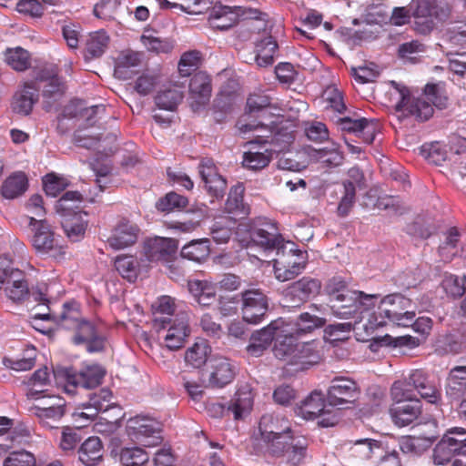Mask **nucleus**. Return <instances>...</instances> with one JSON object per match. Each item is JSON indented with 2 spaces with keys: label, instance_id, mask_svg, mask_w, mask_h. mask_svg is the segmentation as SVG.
<instances>
[{
  "label": "nucleus",
  "instance_id": "0eeeda50",
  "mask_svg": "<svg viewBox=\"0 0 466 466\" xmlns=\"http://www.w3.org/2000/svg\"><path fill=\"white\" fill-rule=\"evenodd\" d=\"M154 328L158 336L163 339L165 346L170 350H177L182 348L186 339L189 336L190 329L186 314L169 317H159L154 320Z\"/></svg>",
  "mask_w": 466,
  "mask_h": 466
},
{
  "label": "nucleus",
  "instance_id": "603ef678",
  "mask_svg": "<svg viewBox=\"0 0 466 466\" xmlns=\"http://www.w3.org/2000/svg\"><path fill=\"white\" fill-rule=\"evenodd\" d=\"M83 196L78 191H66L56 201V210L63 217H69L71 214L76 215L78 204L83 201Z\"/></svg>",
  "mask_w": 466,
  "mask_h": 466
},
{
  "label": "nucleus",
  "instance_id": "a211bd4d",
  "mask_svg": "<svg viewBox=\"0 0 466 466\" xmlns=\"http://www.w3.org/2000/svg\"><path fill=\"white\" fill-rule=\"evenodd\" d=\"M248 145L249 149L244 152L242 157L243 167L252 171H259L267 167L272 159V153L268 148L261 147L257 136L248 141Z\"/></svg>",
  "mask_w": 466,
  "mask_h": 466
},
{
  "label": "nucleus",
  "instance_id": "774afa93",
  "mask_svg": "<svg viewBox=\"0 0 466 466\" xmlns=\"http://www.w3.org/2000/svg\"><path fill=\"white\" fill-rule=\"evenodd\" d=\"M425 51V46L419 40H411L399 46L398 56L405 62L417 63L420 54Z\"/></svg>",
  "mask_w": 466,
  "mask_h": 466
},
{
  "label": "nucleus",
  "instance_id": "58836bf2",
  "mask_svg": "<svg viewBox=\"0 0 466 466\" xmlns=\"http://www.w3.org/2000/svg\"><path fill=\"white\" fill-rule=\"evenodd\" d=\"M445 391L451 400H459L466 393V366H456L450 370Z\"/></svg>",
  "mask_w": 466,
  "mask_h": 466
},
{
  "label": "nucleus",
  "instance_id": "6ab92c4d",
  "mask_svg": "<svg viewBox=\"0 0 466 466\" xmlns=\"http://www.w3.org/2000/svg\"><path fill=\"white\" fill-rule=\"evenodd\" d=\"M410 6L413 17L427 19L422 27L418 28L422 34H426L432 29V17L441 18V15L445 13L437 0H411Z\"/></svg>",
  "mask_w": 466,
  "mask_h": 466
},
{
  "label": "nucleus",
  "instance_id": "6e6d98bb",
  "mask_svg": "<svg viewBox=\"0 0 466 466\" xmlns=\"http://www.w3.org/2000/svg\"><path fill=\"white\" fill-rule=\"evenodd\" d=\"M315 158L325 167H335L342 164L344 156L337 144L315 151Z\"/></svg>",
  "mask_w": 466,
  "mask_h": 466
},
{
  "label": "nucleus",
  "instance_id": "7c9ffc66",
  "mask_svg": "<svg viewBox=\"0 0 466 466\" xmlns=\"http://www.w3.org/2000/svg\"><path fill=\"white\" fill-rule=\"evenodd\" d=\"M187 288L194 300L201 307H209L216 300V284L212 281L191 279L187 281Z\"/></svg>",
  "mask_w": 466,
  "mask_h": 466
},
{
  "label": "nucleus",
  "instance_id": "1a4fd4ad",
  "mask_svg": "<svg viewBox=\"0 0 466 466\" xmlns=\"http://www.w3.org/2000/svg\"><path fill=\"white\" fill-rule=\"evenodd\" d=\"M128 437L146 447H155L161 443L158 423L147 416H135L127 420L126 426Z\"/></svg>",
  "mask_w": 466,
  "mask_h": 466
},
{
  "label": "nucleus",
  "instance_id": "79ce46f5",
  "mask_svg": "<svg viewBox=\"0 0 466 466\" xmlns=\"http://www.w3.org/2000/svg\"><path fill=\"white\" fill-rule=\"evenodd\" d=\"M180 254L184 258L202 263L210 255V241L208 238L192 240L182 248Z\"/></svg>",
  "mask_w": 466,
  "mask_h": 466
},
{
  "label": "nucleus",
  "instance_id": "09e8293b",
  "mask_svg": "<svg viewBox=\"0 0 466 466\" xmlns=\"http://www.w3.org/2000/svg\"><path fill=\"white\" fill-rule=\"evenodd\" d=\"M287 332L284 321L279 319L271 321L267 327L256 331L252 334L254 340L259 341L266 347L271 344L273 340L277 341V337H280L281 333Z\"/></svg>",
  "mask_w": 466,
  "mask_h": 466
},
{
  "label": "nucleus",
  "instance_id": "680f3d73",
  "mask_svg": "<svg viewBox=\"0 0 466 466\" xmlns=\"http://www.w3.org/2000/svg\"><path fill=\"white\" fill-rule=\"evenodd\" d=\"M138 267V261L133 256L122 255L116 257L115 260L116 269L123 278L129 281H133L137 279Z\"/></svg>",
  "mask_w": 466,
  "mask_h": 466
},
{
  "label": "nucleus",
  "instance_id": "bb28decb",
  "mask_svg": "<svg viewBox=\"0 0 466 466\" xmlns=\"http://www.w3.org/2000/svg\"><path fill=\"white\" fill-rule=\"evenodd\" d=\"M78 461L84 466H98L104 460L103 442L97 436L85 440L77 450Z\"/></svg>",
  "mask_w": 466,
  "mask_h": 466
},
{
  "label": "nucleus",
  "instance_id": "aec40b11",
  "mask_svg": "<svg viewBox=\"0 0 466 466\" xmlns=\"http://www.w3.org/2000/svg\"><path fill=\"white\" fill-rule=\"evenodd\" d=\"M422 406L419 399L393 403L390 409L392 421L399 427H405L415 421L421 414Z\"/></svg>",
  "mask_w": 466,
  "mask_h": 466
},
{
  "label": "nucleus",
  "instance_id": "a878e982",
  "mask_svg": "<svg viewBox=\"0 0 466 466\" xmlns=\"http://www.w3.org/2000/svg\"><path fill=\"white\" fill-rule=\"evenodd\" d=\"M176 249L175 241L167 238H148L144 244V252L149 261H167Z\"/></svg>",
  "mask_w": 466,
  "mask_h": 466
},
{
  "label": "nucleus",
  "instance_id": "393cba45",
  "mask_svg": "<svg viewBox=\"0 0 466 466\" xmlns=\"http://www.w3.org/2000/svg\"><path fill=\"white\" fill-rule=\"evenodd\" d=\"M261 441H268L276 435L291 433L293 431L289 421L283 416L264 414L258 423Z\"/></svg>",
  "mask_w": 466,
  "mask_h": 466
},
{
  "label": "nucleus",
  "instance_id": "37998d69",
  "mask_svg": "<svg viewBox=\"0 0 466 466\" xmlns=\"http://www.w3.org/2000/svg\"><path fill=\"white\" fill-rule=\"evenodd\" d=\"M211 348L206 339H198L185 353V361L194 369L201 368L208 360Z\"/></svg>",
  "mask_w": 466,
  "mask_h": 466
},
{
  "label": "nucleus",
  "instance_id": "9b49d317",
  "mask_svg": "<svg viewBox=\"0 0 466 466\" xmlns=\"http://www.w3.org/2000/svg\"><path fill=\"white\" fill-rule=\"evenodd\" d=\"M326 399L321 391L313 390L298 407V415L305 420H312L320 418L319 425L331 427L338 422L337 416L326 409Z\"/></svg>",
  "mask_w": 466,
  "mask_h": 466
},
{
  "label": "nucleus",
  "instance_id": "338daca9",
  "mask_svg": "<svg viewBox=\"0 0 466 466\" xmlns=\"http://www.w3.org/2000/svg\"><path fill=\"white\" fill-rule=\"evenodd\" d=\"M390 396L394 403L400 401H410L415 400L414 389L410 383V376L403 380H396L390 388Z\"/></svg>",
  "mask_w": 466,
  "mask_h": 466
},
{
  "label": "nucleus",
  "instance_id": "4c0bfd02",
  "mask_svg": "<svg viewBox=\"0 0 466 466\" xmlns=\"http://www.w3.org/2000/svg\"><path fill=\"white\" fill-rule=\"evenodd\" d=\"M252 240L265 249H277L284 242L274 223H267L252 232Z\"/></svg>",
  "mask_w": 466,
  "mask_h": 466
},
{
  "label": "nucleus",
  "instance_id": "8fccbe9b",
  "mask_svg": "<svg viewBox=\"0 0 466 466\" xmlns=\"http://www.w3.org/2000/svg\"><path fill=\"white\" fill-rule=\"evenodd\" d=\"M5 61L15 71H25L31 66L30 54L19 46L7 48L5 52Z\"/></svg>",
  "mask_w": 466,
  "mask_h": 466
},
{
  "label": "nucleus",
  "instance_id": "f257e3e1",
  "mask_svg": "<svg viewBox=\"0 0 466 466\" xmlns=\"http://www.w3.org/2000/svg\"><path fill=\"white\" fill-rule=\"evenodd\" d=\"M399 94L395 111L402 116H414L420 121L429 120L434 113V107L442 110L449 105V96L443 82L428 83L423 89V97H412L410 90L394 83Z\"/></svg>",
  "mask_w": 466,
  "mask_h": 466
},
{
  "label": "nucleus",
  "instance_id": "f8f14e48",
  "mask_svg": "<svg viewBox=\"0 0 466 466\" xmlns=\"http://www.w3.org/2000/svg\"><path fill=\"white\" fill-rule=\"evenodd\" d=\"M241 313L243 320L250 324H258L268 311V298L260 289H249L242 291Z\"/></svg>",
  "mask_w": 466,
  "mask_h": 466
},
{
  "label": "nucleus",
  "instance_id": "4d7b16f0",
  "mask_svg": "<svg viewBox=\"0 0 466 466\" xmlns=\"http://www.w3.org/2000/svg\"><path fill=\"white\" fill-rule=\"evenodd\" d=\"M245 187L238 183L230 188L228 193L225 209L228 213L247 215V209L243 202Z\"/></svg>",
  "mask_w": 466,
  "mask_h": 466
},
{
  "label": "nucleus",
  "instance_id": "c85d7f7f",
  "mask_svg": "<svg viewBox=\"0 0 466 466\" xmlns=\"http://www.w3.org/2000/svg\"><path fill=\"white\" fill-rule=\"evenodd\" d=\"M235 378V369L226 358H216L211 362L208 384L212 388H223Z\"/></svg>",
  "mask_w": 466,
  "mask_h": 466
},
{
  "label": "nucleus",
  "instance_id": "e2e57ef3",
  "mask_svg": "<svg viewBox=\"0 0 466 466\" xmlns=\"http://www.w3.org/2000/svg\"><path fill=\"white\" fill-rule=\"evenodd\" d=\"M247 107L249 114L258 113L260 118L271 115V103L269 96L264 94H252L248 97Z\"/></svg>",
  "mask_w": 466,
  "mask_h": 466
},
{
  "label": "nucleus",
  "instance_id": "473e14b6",
  "mask_svg": "<svg viewBox=\"0 0 466 466\" xmlns=\"http://www.w3.org/2000/svg\"><path fill=\"white\" fill-rule=\"evenodd\" d=\"M299 344V341L294 334L281 333L280 337H277V341L274 343V356L282 360L285 365L292 367Z\"/></svg>",
  "mask_w": 466,
  "mask_h": 466
},
{
  "label": "nucleus",
  "instance_id": "5701e85b",
  "mask_svg": "<svg viewBox=\"0 0 466 466\" xmlns=\"http://www.w3.org/2000/svg\"><path fill=\"white\" fill-rule=\"evenodd\" d=\"M73 330H75L72 339L74 344H86L89 352H98L104 349V339L97 335L96 327L90 321L83 319Z\"/></svg>",
  "mask_w": 466,
  "mask_h": 466
},
{
  "label": "nucleus",
  "instance_id": "c03bdc74",
  "mask_svg": "<svg viewBox=\"0 0 466 466\" xmlns=\"http://www.w3.org/2000/svg\"><path fill=\"white\" fill-rule=\"evenodd\" d=\"M10 283L5 288V295L14 302H22L29 296L28 283L24 273L18 269L15 271Z\"/></svg>",
  "mask_w": 466,
  "mask_h": 466
},
{
  "label": "nucleus",
  "instance_id": "49530a36",
  "mask_svg": "<svg viewBox=\"0 0 466 466\" xmlns=\"http://www.w3.org/2000/svg\"><path fill=\"white\" fill-rule=\"evenodd\" d=\"M140 64V55L136 52L122 54L115 66V75L122 79H129L137 71L135 69Z\"/></svg>",
  "mask_w": 466,
  "mask_h": 466
},
{
  "label": "nucleus",
  "instance_id": "2f4dec72",
  "mask_svg": "<svg viewBox=\"0 0 466 466\" xmlns=\"http://www.w3.org/2000/svg\"><path fill=\"white\" fill-rule=\"evenodd\" d=\"M293 360V370L300 371L317 365L321 360L319 351L317 350L314 341L299 342Z\"/></svg>",
  "mask_w": 466,
  "mask_h": 466
},
{
  "label": "nucleus",
  "instance_id": "f704fd0d",
  "mask_svg": "<svg viewBox=\"0 0 466 466\" xmlns=\"http://www.w3.org/2000/svg\"><path fill=\"white\" fill-rule=\"evenodd\" d=\"M465 442L466 440H457L449 436L441 439L433 450L434 463L438 465L450 463L455 456H458V451Z\"/></svg>",
  "mask_w": 466,
  "mask_h": 466
},
{
  "label": "nucleus",
  "instance_id": "f03ea898",
  "mask_svg": "<svg viewBox=\"0 0 466 466\" xmlns=\"http://www.w3.org/2000/svg\"><path fill=\"white\" fill-rule=\"evenodd\" d=\"M410 307V301L404 296L399 293L387 295L380 299L377 310L362 327L367 329L370 325L371 329H375L388 323L398 327H410L415 318V312L409 310Z\"/></svg>",
  "mask_w": 466,
  "mask_h": 466
},
{
  "label": "nucleus",
  "instance_id": "ddd939ff",
  "mask_svg": "<svg viewBox=\"0 0 466 466\" xmlns=\"http://www.w3.org/2000/svg\"><path fill=\"white\" fill-rule=\"evenodd\" d=\"M321 289V282L315 278L303 277L292 282L284 291L287 307L299 308L311 298L317 296Z\"/></svg>",
  "mask_w": 466,
  "mask_h": 466
},
{
  "label": "nucleus",
  "instance_id": "b1692460",
  "mask_svg": "<svg viewBox=\"0 0 466 466\" xmlns=\"http://www.w3.org/2000/svg\"><path fill=\"white\" fill-rule=\"evenodd\" d=\"M239 10V7L216 5L208 15V25L214 29L228 30L238 24L240 15Z\"/></svg>",
  "mask_w": 466,
  "mask_h": 466
},
{
  "label": "nucleus",
  "instance_id": "39448f33",
  "mask_svg": "<svg viewBox=\"0 0 466 466\" xmlns=\"http://www.w3.org/2000/svg\"><path fill=\"white\" fill-rule=\"evenodd\" d=\"M254 397L253 389L246 383L238 387L228 406L216 401H208L206 404V410L212 418L219 419L232 413L234 420H239L250 413Z\"/></svg>",
  "mask_w": 466,
  "mask_h": 466
},
{
  "label": "nucleus",
  "instance_id": "20e7f679",
  "mask_svg": "<svg viewBox=\"0 0 466 466\" xmlns=\"http://www.w3.org/2000/svg\"><path fill=\"white\" fill-rule=\"evenodd\" d=\"M275 277L279 281H288L299 275L308 264V253L298 248L292 241H284L273 259Z\"/></svg>",
  "mask_w": 466,
  "mask_h": 466
},
{
  "label": "nucleus",
  "instance_id": "4be33fe9",
  "mask_svg": "<svg viewBox=\"0 0 466 466\" xmlns=\"http://www.w3.org/2000/svg\"><path fill=\"white\" fill-rule=\"evenodd\" d=\"M39 99V86L36 83L25 82L22 88L15 92L13 96L12 109L15 113L22 116L29 115L34 105Z\"/></svg>",
  "mask_w": 466,
  "mask_h": 466
},
{
  "label": "nucleus",
  "instance_id": "ea45409f",
  "mask_svg": "<svg viewBox=\"0 0 466 466\" xmlns=\"http://www.w3.org/2000/svg\"><path fill=\"white\" fill-rule=\"evenodd\" d=\"M436 437L431 436H402L399 439V447L403 454L418 456L427 451L435 441Z\"/></svg>",
  "mask_w": 466,
  "mask_h": 466
},
{
  "label": "nucleus",
  "instance_id": "13d9d810",
  "mask_svg": "<svg viewBox=\"0 0 466 466\" xmlns=\"http://www.w3.org/2000/svg\"><path fill=\"white\" fill-rule=\"evenodd\" d=\"M83 320L76 302L65 303L58 317V324L66 329H74Z\"/></svg>",
  "mask_w": 466,
  "mask_h": 466
},
{
  "label": "nucleus",
  "instance_id": "5fc2aeb1",
  "mask_svg": "<svg viewBox=\"0 0 466 466\" xmlns=\"http://www.w3.org/2000/svg\"><path fill=\"white\" fill-rule=\"evenodd\" d=\"M183 92L178 88H168L160 91L155 97V103L160 109L173 111L183 100Z\"/></svg>",
  "mask_w": 466,
  "mask_h": 466
},
{
  "label": "nucleus",
  "instance_id": "2eb2a0df",
  "mask_svg": "<svg viewBox=\"0 0 466 466\" xmlns=\"http://www.w3.org/2000/svg\"><path fill=\"white\" fill-rule=\"evenodd\" d=\"M198 173L208 193L215 198H223L226 188V179L218 174L212 159L204 158L198 165Z\"/></svg>",
  "mask_w": 466,
  "mask_h": 466
},
{
  "label": "nucleus",
  "instance_id": "052dcab7",
  "mask_svg": "<svg viewBox=\"0 0 466 466\" xmlns=\"http://www.w3.org/2000/svg\"><path fill=\"white\" fill-rule=\"evenodd\" d=\"M39 89L42 88L43 96L47 98H56L65 92V85L57 76H52L48 78H40L34 81Z\"/></svg>",
  "mask_w": 466,
  "mask_h": 466
},
{
  "label": "nucleus",
  "instance_id": "de8ad7c7",
  "mask_svg": "<svg viewBox=\"0 0 466 466\" xmlns=\"http://www.w3.org/2000/svg\"><path fill=\"white\" fill-rule=\"evenodd\" d=\"M309 444V440L305 436L295 435L294 431H292L289 441V449L285 454L288 457L289 462L293 466L302 463L307 456Z\"/></svg>",
  "mask_w": 466,
  "mask_h": 466
},
{
  "label": "nucleus",
  "instance_id": "72a5a7b5",
  "mask_svg": "<svg viewBox=\"0 0 466 466\" xmlns=\"http://www.w3.org/2000/svg\"><path fill=\"white\" fill-rule=\"evenodd\" d=\"M384 441L372 439H363L356 441L350 448V456L359 460L367 461L377 459L383 453Z\"/></svg>",
  "mask_w": 466,
  "mask_h": 466
},
{
  "label": "nucleus",
  "instance_id": "cd10ccee",
  "mask_svg": "<svg viewBox=\"0 0 466 466\" xmlns=\"http://www.w3.org/2000/svg\"><path fill=\"white\" fill-rule=\"evenodd\" d=\"M265 131L269 135L262 134L257 135V137L261 147H267L272 154L287 150L294 141L293 133L287 128H279L276 131L270 128L268 130L265 129Z\"/></svg>",
  "mask_w": 466,
  "mask_h": 466
},
{
  "label": "nucleus",
  "instance_id": "0e129e2a",
  "mask_svg": "<svg viewBox=\"0 0 466 466\" xmlns=\"http://www.w3.org/2000/svg\"><path fill=\"white\" fill-rule=\"evenodd\" d=\"M466 277L461 279L451 273H445L441 286L446 294L453 299L461 298L466 292Z\"/></svg>",
  "mask_w": 466,
  "mask_h": 466
},
{
  "label": "nucleus",
  "instance_id": "412c9836",
  "mask_svg": "<svg viewBox=\"0 0 466 466\" xmlns=\"http://www.w3.org/2000/svg\"><path fill=\"white\" fill-rule=\"evenodd\" d=\"M410 383L418 391L420 397L431 404H438L441 400V393L436 384L430 380L423 370H414L410 374Z\"/></svg>",
  "mask_w": 466,
  "mask_h": 466
},
{
  "label": "nucleus",
  "instance_id": "a19ab883",
  "mask_svg": "<svg viewBox=\"0 0 466 466\" xmlns=\"http://www.w3.org/2000/svg\"><path fill=\"white\" fill-rule=\"evenodd\" d=\"M278 43L271 35L264 37L256 44L255 60L259 67H268L274 63L278 52Z\"/></svg>",
  "mask_w": 466,
  "mask_h": 466
},
{
  "label": "nucleus",
  "instance_id": "864d4df0",
  "mask_svg": "<svg viewBox=\"0 0 466 466\" xmlns=\"http://www.w3.org/2000/svg\"><path fill=\"white\" fill-rule=\"evenodd\" d=\"M63 229L66 237L73 242L81 240L87 228V221L81 216L74 215L71 218H66L62 222Z\"/></svg>",
  "mask_w": 466,
  "mask_h": 466
},
{
  "label": "nucleus",
  "instance_id": "c756f323",
  "mask_svg": "<svg viewBox=\"0 0 466 466\" xmlns=\"http://www.w3.org/2000/svg\"><path fill=\"white\" fill-rule=\"evenodd\" d=\"M111 399L112 393L108 389H100L90 394L88 400L82 404L83 409L87 410L88 412H75L74 416L93 420L99 412L107 410Z\"/></svg>",
  "mask_w": 466,
  "mask_h": 466
},
{
  "label": "nucleus",
  "instance_id": "423d86ee",
  "mask_svg": "<svg viewBox=\"0 0 466 466\" xmlns=\"http://www.w3.org/2000/svg\"><path fill=\"white\" fill-rule=\"evenodd\" d=\"M28 226L33 233L31 243L37 254L55 258H61L65 256V247L56 238L55 232L46 219L30 217Z\"/></svg>",
  "mask_w": 466,
  "mask_h": 466
},
{
  "label": "nucleus",
  "instance_id": "69168bd1",
  "mask_svg": "<svg viewBox=\"0 0 466 466\" xmlns=\"http://www.w3.org/2000/svg\"><path fill=\"white\" fill-rule=\"evenodd\" d=\"M291 433L276 435L268 441H261L267 452L273 457H283L289 449Z\"/></svg>",
  "mask_w": 466,
  "mask_h": 466
},
{
  "label": "nucleus",
  "instance_id": "6e6552de",
  "mask_svg": "<svg viewBox=\"0 0 466 466\" xmlns=\"http://www.w3.org/2000/svg\"><path fill=\"white\" fill-rule=\"evenodd\" d=\"M57 379L64 380L65 389L71 392L78 386L85 389H93L102 383L106 374L105 370L99 365H91L76 373L73 369H59L54 371Z\"/></svg>",
  "mask_w": 466,
  "mask_h": 466
},
{
  "label": "nucleus",
  "instance_id": "7ed1b4c3",
  "mask_svg": "<svg viewBox=\"0 0 466 466\" xmlns=\"http://www.w3.org/2000/svg\"><path fill=\"white\" fill-rule=\"evenodd\" d=\"M378 295H369L358 290H345L331 302L332 313L340 319H355L360 324L370 309L378 302Z\"/></svg>",
  "mask_w": 466,
  "mask_h": 466
},
{
  "label": "nucleus",
  "instance_id": "a18cd8bd",
  "mask_svg": "<svg viewBox=\"0 0 466 466\" xmlns=\"http://www.w3.org/2000/svg\"><path fill=\"white\" fill-rule=\"evenodd\" d=\"M109 43V36L104 30L90 33L86 41L85 56L88 59L101 56Z\"/></svg>",
  "mask_w": 466,
  "mask_h": 466
},
{
  "label": "nucleus",
  "instance_id": "bf43d9fd",
  "mask_svg": "<svg viewBox=\"0 0 466 466\" xmlns=\"http://www.w3.org/2000/svg\"><path fill=\"white\" fill-rule=\"evenodd\" d=\"M187 204L188 199L186 197L176 192H169L157 200L156 208L161 212L170 213L183 210Z\"/></svg>",
  "mask_w": 466,
  "mask_h": 466
},
{
  "label": "nucleus",
  "instance_id": "f3484780",
  "mask_svg": "<svg viewBox=\"0 0 466 466\" xmlns=\"http://www.w3.org/2000/svg\"><path fill=\"white\" fill-rule=\"evenodd\" d=\"M211 79L204 72H198L193 75L189 82V99L194 111L206 106L211 97Z\"/></svg>",
  "mask_w": 466,
  "mask_h": 466
},
{
  "label": "nucleus",
  "instance_id": "3c124183",
  "mask_svg": "<svg viewBox=\"0 0 466 466\" xmlns=\"http://www.w3.org/2000/svg\"><path fill=\"white\" fill-rule=\"evenodd\" d=\"M122 466H145L149 462L148 453L139 447H125L119 453Z\"/></svg>",
  "mask_w": 466,
  "mask_h": 466
},
{
  "label": "nucleus",
  "instance_id": "9d476101",
  "mask_svg": "<svg viewBox=\"0 0 466 466\" xmlns=\"http://www.w3.org/2000/svg\"><path fill=\"white\" fill-rule=\"evenodd\" d=\"M360 394L355 380L348 377H335L327 390L326 400L331 407L348 409L355 404Z\"/></svg>",
  "mask_w": 466,
  "mask_h": 466
},
{
  "label": "nucleus",
  "instance_id": "e433bc0d",
  "mask_svg": "<svg viewBox=\"0 0 466 466\" xmlns=\"http://www.w3.org/2000/svg\"><path fill=\"white\" fill-rule=\"evenodd\" d=\"M320 306L311 304L309 307L310 311L299 315L295 323L297 335L311 333L325 326L327 321L325 317L316 314V312H320Z\"/></svg>",
  "mask_w": 466,
  "mask_h": 466
},
{
  "label": "nucleus",
  "instance_id": "4468645a",
  "mask_svg": "<svg viewBox=\"0 0 466 466\" xmlns=\"http://www.w3.org/2000/svg\"><path fill=\"white\" fill-rule=\"evenodd\" d=\"M139 227L127 218H120L111 230L106 242L115 250L133 246L138 239Z\"/></svg>",
  "mask_w": 466,
  "mask_h": 466
},
{
  "label": "nucleus",
  "instance_id": "dca6fc26",
  "mask_svg": "<svg viewBox=\"0 0 466 466\" xmlns=\"http://www.w3.org/2000/svg\"><path fill=\"white\" fill-rule=\"evenodd\" d=\"M341 131L353 135L366 145L371 144L376 136L377 126L373 120L365 117L352 119L349 116L338 119Z\"/></svg>",
  "mask_w": 466,
  "mask_h": 466
},
{
  "label": "nucleus",
  "instance_id": "c9c22d12",
  "mask_svg": "<svg viewBox=\"0 0 466 466\" xmlns=\"http://www.w3.org/2000/svg\"><path fill=\"white\" fill-rule=\"evenodd\" d=\"M28 188V178L25 172L15 171L9 175L0 187V194L5 199H15Z\"/></svg>",
  "mask_w": 466,
  "mask_h": 466
}]
</instances>
